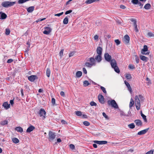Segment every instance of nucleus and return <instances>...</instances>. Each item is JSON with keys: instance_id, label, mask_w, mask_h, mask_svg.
Returning a JSON list of instances; mask_svg holds the SVG:
<instances>
[{"instance_id": "f257e3e1", "label": "nucleus", "mask_w": 154, "mask_h": 154, "mask_svg": "<svg viewBox=\"0 0 154 154\" xmlns=\"http://www.w3.org/2000/svg\"><path fill=\"white\" fill-rule=\"evenodd\" d=\"M144 98L142 95H139L138 96L136 95L135 97V102L137 109L140 110V101H143Z\"/></svg>"}, {"instance_id": "f03ea898", "label": "nucleus", "mask_w": 154, "mask_h": 154, "mask_svg": "<svg viewBox=\"0 0 154 154\" xmlns=\"http://www.w3.org/2000/svg\"><path fill=\"white\" fill-rule=\"evenodd\" d=\"M88 60L89 62H86L85 64L87 67H91L92 66L96 65V61L94 57L89 58Z\"/></svg>"}, {"instance_id": "7ed1b4c3", "label": "nucleus", "mask_w": 154, "mask_h": 154, "mask_svg": "<svg viewBox=\"0 0 154 154\" xmlns=\"http://www.w3.org/2000/svg\"><path fill=\"white\" fill-rule=\"evenodd\" d=\"M111 67L114 69L115 71L118 73H119L120 70L119 67L117 66V63L115 59H113L110 62Z\"/></svg>"}, {"instance_id": "20e7f679", "label": "nucleus", "mask_w": 154, "mask_h": 154, "mask_svg": "<svg viewBox=\"0 0 154 154\" xmlns=\"http://www.w3.org/2000/svg\"><path fill=\"white\" fill-rule=\"evenodd\" d=\"M16 3V2L5 1L2 3V5L4 7L8 8L14 5Z\"/></svg>"}, {"instance_id": "39448f33", "label": "nucleus", "mask_w": 154, "mask_h": 154, "mask_svg": "<svg viewBox=\"0 0 154 154\" xmlns=\"http://www.w3.org/2000/svg\"><path fill=\"white\" fill-rule=\"evenodd\" d=\"M56 136V133L51 131H49L48 133V139L50 142L53 141Z\"/></svg>"}, {"instance_id": "423d86ee", "label": "nucleus", "mask_w": 154, "mask_h": 154, "mask_svg": "<svg viewBox=\"0 0 154 154\" xmlns=\"http://www.w3.org/2000/svg\"><path fill=\"white\" fill-rule=\"evenodd\" d=\"M107 103L109 105H111L115 108H117L118 106L116 102L114 100H109L107 101Z\"/></svg>"}, {"instance_id": "0eeeda50", "label": "nucleus", "mask_w": 154, "mask_h": 154, "mask_svg": "<svg viewBox=\"0 0 154 154\" xmlns=\"http://www.w3.org/2000/svg\"><path fill=\"white\" fill-rule=\"evenodd\" d=\"M38 113L40 115V117H42L43 119H45L46 112L43 109L41 108L40 109L38 112Z\"/></svg>"}, {"instance_id": "6e6552de", "label": "nucleus", "mask_w": 154, "mask_h": 154, "mask_svg": "<svg viewBox=\"0 0 154 154\" xmlns=\"http://www.w3.org/2000/svg\"><path fill=\"white\" fill-rule=\"evenodd\" d=\"M148 47L146 45H144L143 46V48L141 50V53L144 55H148L149 54V52H147L145 53V52L147 51H148Z\"/></svg>"}, {"instance_id": "1a4fd4ad", "label": "nucleus", "mask_w": 154, "mask_h": 154, "mask_svg": "<svg viewBox=\"0 0 154 154\" xmlns=\"http://www.w3.org/2000/svg\"><path fill=\"white\" fill-rule=\"evenodd\" d=\"M104 57L106 60L108 62H109L112 60L111 56L110 55L107 53H105Z\"/></svg>"}, {"instance_id": "9d476101", "label": "nucleus", "mask_w": 154, "mask_h": 154, "mask_svg": "<svg viewBox=\"0 0 154 154\" xmlns=\"http://www.w3.org/2000/svg\"><path fill=\"white\" fill-rule=\"evenodd\" d=\"M130 40V37L128 35H126L124 37L123 42L125 44H127L129 43Z\"/></svg>"}, {"instance_id": "9b49d317", "label": "nucleus", "mask_w": 154, "mask_h": 154, "mask_svg": "<svg viewBox=\"0 0 154 154\" xmlns=\"http://www.w3.org/2000/svg\"><path fill=\"white\" fill-rule=\"evenodd\" d=\"M45 30L43 32V33L45 35H48L51 32V29L49 27H47L45 28Z\"/></svg>"}, {"instance_id": "f8f14e48", "label": "nucleus", "mask_w": 154, "mask_h": 154, "mask_svg": "<svg viewBox=\"0 0 154 154\" xmlns=\"http://www.w3.org/2000/svg\"><path fill=\"white\" fill-rule=\"evenodd\" d=\"M28 79L31 82H33L35 79H38V77L35 75H31L28 77Z\"/></svg>"}, {"instance_id": "ddd939ff", "label": "nucleus", "mask_w": 154, "mask_h": 154, "mask_svg": "<svg viewBox=\"0 0 154 154\" xmlns=\"http://www.w3.org/2000/svg\"><path fill=\"white\" fill-rule=\"evenodd\" d=\"M98 98L99 102L102 104L104 103V97L101 94H99L98 96Z\"/></svg>"}, {"instance_id": "4468645a", "label": "nucleus", "mask_w": 154, "mask_h": 154, "mask_svg": "<svg viewBox=\"0 0 154 154\" xmlns=\"http://www.w3.org/2000/svg\"><path fill=\"white\" fill-rule=\"evenodd\" d=\"M93 142L95 143L99 144H106L107 143L106 141L94 140Z\"/></svg>"}, {"instance_id": "2eb2a0df", "label": "nucleus", "mask_w": 154, "mask_h": 154, "mask_svg": "<svg viewBox=\"0 0 154 154\" xmlns=\"http://www.w3.org/2000/svg\"><path fill=\"white\" fill-rule=\"evenodd\" d=\"M124 83L127 86L128 90L130 91V93L132 92V89L131 88V86L129 83L127 82L126 81H124Z\"/></svg>"}, {"instance_id": "dca6fc26", "label": "nucleus", "mask_w": 154, "mask_h": 154, "mask_svg": "<svg viewBox=\"0 0 154 154\" xmlns=\"http://www.w3.org/2000/svg\"><path fill=\"white\" fill-rule=\"evenodd\" d=\"M149 129V128L140 131L138 132L137 134L141 135L145 134L147 131Z\"/></svg>"}, {"instance_id": "f3484780", "label": "nucleus", "mask_w": 154, "mask_h": 154, "mask_svg": "<svg viewBox=\"0 0 154 154\" xmlns=\"http://www.w3.org/2000/svg\"><path fill=\"white\" fill-rule=\"evenodd\" d=\"M102 48L100 47H98L97 49V53L98 55H102Z\"/></svg>"}, {"instance_id": "a211bd4d", "label": "nucleus", "mask_w": 154, "mask_h": 154, "mask_svg": "<svg viewBox=\"0 0 154 154\" xmlns=\"http://www.w3.org/2000/svg\"><path fill=\"white\" fill-rule=\"evenodd\" d=\"M95 59L98 62H100L102 60L101 55L98 54L95 57Z\"/></svg>"}, {"instance_id": "6ab92c4d", "label": "nucleus", "mask_w": 154, "mask_h": 154, "mask_svg": "<svg viewBox=\"0 0 154 154\" xmlns=\"http://www.w3.org/2000/svg\"><path fill=\"white\" fill-rule=\"evenodd\" d=\"M35 129V127L34 126L31 125L27 129L26 132L30 133Z\"/></svg>"}, {"instance_id": "aec40b11", "label": "nucleus", "mask_w": 154, "mask_h": 154, "mask_svg": "<svg viewBox=\"0 0 154 154\" xmlns=\"http://www.w3.org/2000/svg\"><path fill=\"white\" fill-rule=\"evenodd\" d=\"M136 125L138 126H141L142 125V122L139 119L136 120L134 121Z\"/></svg>"}, {"instance_id": "412c9836", "label": "nucleus", "mask_w": 154, "mask_h": 154, "mask_svg": "<svg viewBox=\"0 0 154 154\" xmlns=\"http://www.w3.org/2000/svg\"><path fill=\"white\" fill-rule=\"evenodd\" d=\"M2 106L6 109L10 107V104H8L7 102L4 103L3 104Z\"/></svg>"}, {"instance_id": "4be33fe9", "label": "nucleus", "mask_w": 154, "mask_h": 154, "mask_svg": "<svg viewBox=\"0 0 154 154\" xmlns=\"http://www.w3.org/2000/svg\"><path fill=\"white\" fill-rule=\"evenodd\" d=\"M140 58L141 60L145 62L147 61L148 60V57L143 55H140Z\"/></svg>"}, {"instance_id": "5701e85b", "label": "nucleus", "mask_w": 154, "mask_h": 154, "mask_svg": "<svg viewBox=\"0 0 154 154\" xmlns=\"http://www.w3.org/2000/svg\"><path fill=\"white\" fill-rule=\"evenodd\" d=\"M100 0H87L85 2V3L87 4H91L94 2L99 1Z\"/></svg>"}, {"instance_id": "b1692460", "label": "nucleus", "mask_w": 154, "mask_h": 154, "mask_svg": "<svg viewBox=\"0 0 154 154\" xmlns=\"http://www.w3.org/2000/svg\"><path fill=\"white\" fill-rule=\"evenodd\" d=\"M34 8L35 7L34 6H31L27 9V11L29 13H31L34 11Z\"/></svg>"}, {"instance_id": "393cba45", "label": "nucleus", "mask_w": 154, "mask_h": 154, "mask_svg": "<svg viewBox=\"0 0 154 154\" xmlns=\"http://www.w3.org/2000/svg\"><path fill=\"white\" fill-rule=\"evenodd\" d=\"M15 130L18 132L22 133L23 132V129L20 127H17L15 128Z\"/></svg>"}, {"instance_id": "a878e982", "label": "nucleus", "mask_w": 154, "mask_h": 154, "mask_svg": "<svg viewBox=\"0 0 154 154\" xmlns=\"http://www.w3.org/2000/svg\"><path fill=\"white\" fill-rule=\"evenodd\" d=\"M147 35L150 38H154V33L152 32H148L147 34Z\"/></svg>"}, {"instance_id": "bb28decb", "label": "nucleus", "mask_w": 154, "mask_h": 154, "mask_svg": "<svg viewBox=\"0 0 154 154\" xmlns=\"http://www.w3.org/2000/svg\"><path fill=\"white\" fill-rule=\"evenodd\" d=\"M51 70L49 68H47L46 71V75L47 76L49 77L50 75Z\"/></svg>"}, {"instance_id": "cd10ccee", "label": "nucleus", "mask_w": 154, "mask_h": 154, "mask_svg": "<svg viewBox=\"0 0 154 154\" xmlns=\"http://www.w3.org/2000/svg\"><path fill=\"white\" fill-rule=\"evenodd\" d=\"M134 103V102L133 100V99L131 98V99L130 102L129 103V106L130 108H131V107H132Z\"/></svg>"}, {"instance_id": "c85d7f7f", "label": "nucleus", "mask_w": 154, "mask_h": 154, "mask_svg": "<svg viewBox=\"0 0 154 154\" xmlns=\"http://www.w3.org/2000/svg\"><path fill=\"white\" fill-rule=\"evenodd\" d=\"M69 20L67 16L63 20V23L65 24H67L68 23Z\"/></svg>"}, {"instance_id": "c756f323", "label": "nucleus", "mask_w": 154, "mask_h": 154, "mask_svg": "<svg viewBox=\"0 0 154 154\" xmlns=\"http://www.w3.org/2000/svg\"><path fill=\"white\" fill-rule=\"evenodd\" d=\"M151 7V5L149 3H147L145 5L144 8L145 9L148 10Z\"/></svg>"}, {"instance_id": "7c9ffc66", "label": "nucleus", "mask_w": 154, "mask_h": 154, "mask_svg": "<svg viewBox=\"0 0 154 154\" xmlns=\"http://www.w3.org/2000/svg\"><path fill=\"white\" fill-rule=\"evenodd\" d=\"M7 16L6 14L3 13H2L1 14V19H5L6 18Z\"/></svg>"}, {"instance_id": "2f4dec72", "label": "nucleus", "mask_w": 154, "mask_h": 154, "mask_svg": "<svg viewBox=\"0 0 154 154\" xmlns=\"http://www.w3.org/2000/svg\"><path fill=\"white\" fill-rule=\"evenodd\" d=\"M141 116L142 117V118L143 119L144 121L146 122H147V120L146 118V116L142 113V112L141 111Z\"/></svg>"}, {"instance_id": "473e14b6", "label": "nucleus", "mask_w": 154, "mask_h": 154, "mask_svg": "<svg viewBox=\"0 0 154 154\" xmlns=\"http://www.w3.org/2000/svg\"><path fill=\"white\" fill-rule=\"evenodd\" d=\"M82 75V72L80 71H78L76 73V76L78 78L80 77Z\"/></svg>"}, {"instance_id": "72a5a7b5", "label": "nucleus", "mask_w": 154, "mask_h": 154, "mask_svg": "<svg viewBox=\"0 0 154 154\" xmlns=\"http://www.w3.org/2000/svg\"><path fill=\"white\" fill-rule=\"evenodd\" d=\"M12 141L13 143H18L19 142V140L17 138H13L12 139Z\"/></svg>"}, {"instance_id": "f704fd0d", "label": "nucleus", "mask_w": 154, "mask_h": 154, "mask_svg": "<svg viewBox=\"0 0 154 154\" xmlns=\"http://www.w3.org/2000/svg\"><path fill=\"white\" fill-rule=\"evenodd\" d=\"M125 77L127 80H130L132 78L131 74H126Z\"/></svg>"}, {"instance_id": "c9c22d12", "label": "nucleus", "mask_w": 154, "mask_h": 154, "mask_svg": "<svg viewBox=\"0 0 154 154\" xmlns=\"http://www.w3.org/2000/svg\"><path fill=\"white\" fill-rule=\"evenodd\" d=\"M90 85V83L88 81H85L83 82V85L84 86H87Z\"/></svg>"}, {"instance_id": "e433bc0d", "label": "nucleus", "mask_w": 154, "mask_h": 154, "mask_svg": "<svg viewBox=\"0 0 154 154\" xmlns=\"http://www.w3.org/2000/svg\"><path fill=\"white\" fill-rule=\"evenodd\" d=\"M128 127L131 129H133L135 128V125L133 123L130 124L128 125Z\"/></svg>"}, {"instance_id": "4c0bfd02", "label": "nucleus", "mask_w": 154, "mask_h": 154, "mask_svg": "<svg viewBox=\"0 0 154 154\" xmlns=\"http://www.w3.org/2000/svg\"><path fill=\"white\" fill-rule=\"evenodd\" d=\"M8 123V122L7 120H4L1 122H0L1 125H7Z\"/></svg>"}, {"instance_id": "58836bf2", "label": "nucleus", "mask_w": 154, "mask_h": 154, "mask_svg": "<svg viewBox=\"0 0 154 154\" xmlns=\"http://www.w3.org/2000/svg\"><path fill=\"white\" fill-rule=\"evenodd\" d=\"M83 124L85 126H89L90 125V123L89 122L87 121H85L83 122Z\"/></svg>"}, {"instance_id": "ea45409f", "label": "nucleus", "mask_w": 154, "mask_h": 154, "mask_svg": "<svg viewBox=\"0 0 154 154\" xmlns=\"http://www.w3.org/2000/svg\"><path fill=\"white\" fill-rule=\"evenodd\" d=\"M128 67L129 68L131 69H135V68L134 66V65H132L131 64H129Z\"/></svg>"}, {"instance_id": "a19ab883", "label": "nucleus", "mask_w": 154, "mask_h": 154, "mask_svg": "<svg viewBox=\"0 0 154 154\" xmlns=\"http://www.w3.org/2000/svg\"><path fill=\"white\" fill-rule=\"evenodd\" d=\"M135 57V60L136 62V63H138L139 62V58L137 55H135L134 56Z\"/></svg>"}, {"instance_id": "79ce46f5", "label": "nucleus", "mask_w": 154, "mask_h": 154, "mask_svg": "<svg viewBox=\"0 0 154 154\" xmlns=\"http://www.w3.org/2000/svg\"><path fill=\"white\" fill-rule=\"evenodd\" d=\"M139 2L138 0H132L131 1V2L135 5L137 4Z\"/></svg>"}, {"instance_id": "37998d69", "label": "nucleus", "mask_w": 154, "mask_h": 154, "mask_svg": "<svg viewBox=\"0 0 154 154\" xmlns=\"http://www.w3.org/2000/svg\"><path fill=\"white\" fill-rule=\"evenodd\" d=\"M10 33V31L9 29H6L5 30V34L6 35H9Z\"/></svg>"}, {"instance_id": "c03bdc74", "label": "nucleus", "mask_w": 154, "mask_h": 154, "mask_svg": "<svg viewBox=\"0 0 154 154\" xmlns=\"http://www.w3.org/2000/svg\"><path fill=\"white\" fill-rule=\"evenodd\" d=\"M131 22L133 23L134 25L137 24V21L135 19H131Z\"/></svg>"}, {"instance_id": "a18cd8bd", "label": "nucleus", "mask_w": 154, "mask_h": 154, "mask_svg": "<svg viewBox=\"0 0 154 154\" xmlns=\"http://www.w3.org/2000/svg\"><path fill=\"white\" fill-rule=\"evenodd\" d=\"M134 30L135 31V32H138L139 31V29H138L137 28V24H136L135 25H134Z\"/></svg>"}, {"instance_id": "49530a36", "label": "nucleus", "mask_w": 154, "mask_h": 154, "mask_svg": "<svg viewBox=\"0 0 154 154\" xmlns=\"http://www.w3.org/2000/svg\"><path fill=\"white\" fill-rule=\"evenodd\" d=\"M75 114L78 116H81L82 115L81 112L78 111L75 112Z\"/></svg>"}, {"instance_id": "de8ad7c7", "label": "nucleus", "mask_w": 154, "mask_h": 154, "mask_svg": "<svg viewBox=\"0 0 154 154\" xmlns=\"http://www.w3.org/2000/svg\"><path fill=\"white\" fill-rule=\"evenodd\" d=\"M115 42L117 45H119L120 44L121 42L119 39H116L115 40Z\"/></svg>"}, {"instance_id": "09e8293b", "label": "nucleus", "mask_w": 154, "mask_h": 154, "mask_svg": "<svg viewBox=\"0 0 154 154\" xmlns=\"http://www.w3.org/2000/svg\"><path fill=\"white\" fill-rule=\"evenodd\" d=\"M64 51V49H62L60 51L59 53V55L60 57H62L63 55V52Z\"/></svg>"}, {"instance_id": "8fccbe9b", "label": "nucleus", "mask_w": 154, "mask_h": 154, "mask_svg": "<svg viewBox=\"0 0 154 154\" xmlns=\"http://www.w3.org/2000/svg\"><path fill=\"white\" fill-rule=\"evenodd\" d=\"M100 89L102 90L104 93L105 94L106 93V92L105 88L103 86H101L100 87Z\"/></svg>"}, {"instance_id": "3c124183", "label": "nucleus", "mask_w": 154, "mask_h": 154, "mask_svg": "<svg viewBox=\"0 0 154 154\" xmlns=\"http://www.w3.org/2000/svg\"><path fill=\"white\" fill-rule=\"evenodd\" d=\"M90 104L91 106H96L97 104L94 101H91L90 103Z\"/></svg>"}, {"instance_id": "603ef678", "label": "nucleus", "mask_w": 154, "mask_h": 154, "mask_svg": "<svg viewBox=\"0 0 154 154\" xmlns=\"http://www.w3.org/2000/svg\"><path fill=\"white\" fill-rule=\"evenodd\" d=\"M154 150L151 149L150 151L147 152L146 154H153Z\"/></svg>"}, {"instance_id": "864d4df0", "label": "nucleus", "mask_w": 154, "mask_h": 154, "mask_svg": "<svg viewBox=\"0 0 154 154\" xmlns=\"http://www.w3.org/2000/svg\"><path fill=\"white\" fill-rule=\"evenodd\" d=\"M75 53V52L74 51H72L69 54V57H70L73 56L74 55Z\"/></svg>"}, {"instance_id": "5fc2aeb1", "label": "nucleus", "mask_w": 154, "mask_h": 154, "mask_svg": "<svg viewBox=\"0 0 154 154\" xmlns=\"http://www.w3.org/2000/svg\"><path fill=\"white\" fill-rule=\"evenodd\" d=\"M63 14V12L57 14H54V16H58L59 17L61 15H62Z\"/></svg>"}, {"instance_id": "6e6d98bb", "label": "nucleus", "mask_w": 154, "mask_h": 154, "mask_svg": "<svg viewBox=\"0 0 154 154\" xmlns=\"http://www.w3.org/2000/svg\"><path fill=\"white\" fill-rule=\"evenodd\" d=\"M51 102L53 105H54L55 103V100L54 98H52Z\"/></svg>"}, {"instance_id": "4d7b16f0", "label": "nucleus", "mask_w": 154, "mask_h": 154, "mask_svg": "<svg viewBox=\"0 0 154 154\" xmlns=\"http://www.w3.org/2000/svg\"><path fill=\"white\" fill-rule=\"evenodd\" d=\"M72 12V10H69L65 12V14L66 15H67V14L70 13Z\"/></svg>"}, {"instance_id": "13d9d810", "label": "nucleus", "mask_w": 154, "mask_h": 154, "mask_svg": "<svg viewBox=\"0 0 154 154\" xmlns=\"http://www.w3.org/2000/svg\"><path fill=\"white\" fill-rule=\"evenodd\" d=\"M69 147L71 149H74L75 148V146L72 144H70L69 145Z\"/></svg>"}, {"instance_id": "bf43d9fd", "label": "nucleus", "mask_w": 154, "mask_h": 154, "mask_svg": "<svg viewBox=\"0 0 154 154\" xmlns=\"http://www.w3.org/2000/svg\"><path fill=\"white\" fill-rule=\"evenodd\" d=\"M13 60L12 59H9L8 60L7 63H10L13 62Z\"/></svg>"}, {"instance_id": "052dcab7", "label": "nucleus", "mask_w": 154, "mask_h": 154, "mask_svg": "<svg viewBox=\"0 0 154 154\" xmlns=\"http://www.w3.org/2000/svg\"><path fill=\"white\" fill-rule=\"evenodd\" d=\"M103 116L106 119H108V116L106 115V114L105 112H103L102 113Z\"/></svg>"}, {"instance_id": "680f3d73", "label": "nucleus", "mask_w": 154, "mask_h": 154, "mask_svg": "<svg viewBox=\"0 0 154 154\" xmlns=\"http://www.w3.org/2000/svg\"><path fill=\"white\" fill-rule=\"evenodd\" d=\"M60 95L61 96H63V97H65V94L64 93L63 91H61L60 92Z\"/></svg>"}, {"instance_id": "e2e57ef3", "label": "nucleus", "mask_w": 154, "mask_h": 154, "mask_svg": "<svg viewBox=\"0 0 154 154\" xmlns=\"http://www.w3.org/2000/svg\"><path fill=\"white\" fill-rule=\"evenodd\" d=\"M120 115L121 116H125V113L122 111H120Z\"/></svg>"}, {"instance_id": "0e129e2a", "label": "nucleus", "mask_w": 154, "mask_h": 154, "mask_svg": "<svg viewBox=\"0 0 154 154\" xmlns=\"http://www.w3.org/2000/svg\"><path fill=\"white\" fill-rule=\"evenodd\" d=\"M61 122L63 124H67V123L63 120H61Z\"/></svg>"}, {"instance_id": "69168bd1", "label": "nucleus", "mask_w": 154, "mask_h": 154, "mask_svg": "<svg viewBox=\"0 0 154 154\" xmlns=\"http://www.w3.org/2000/svg\"><path fill=\"white\" fill-rule=\"evenodd\" d=\"M83 71L84 73L85 74H86L87 73V71L85 68H83Z\"/></svg>"}, {"instance_id": "338daca9", "label": "nucleus", "mask_w": 154, "mask_h": 154, "mask_svg": "<svg viewBox=\"0 0 154 154\" xmlns=\"http://www.w3.org/2000/svg\"><path fill=\"white\" fill-rule=\"evenodd\" d=\"M98 36L97 35H96L94 36V40H96L98 39Z\"/></svg>"}, {"instance_id": "774afa93", "label": "nucleus", "mask_w": 154, "mask_h": 154, "mask_svg": "<svg viewBox=\"0 0 154 154\" xmlns=\"http://www.w3.org/2000/svg\"><path fill=\"white\" fill-rule=\"evenodd\" d=\"M20 92L21 93V95L22 97H23L24 95L23 93V89H21L20 90Z\"/></svg>"}]
</instances>
